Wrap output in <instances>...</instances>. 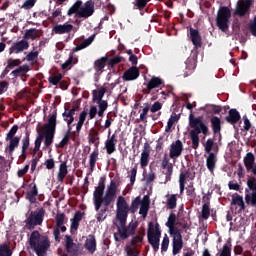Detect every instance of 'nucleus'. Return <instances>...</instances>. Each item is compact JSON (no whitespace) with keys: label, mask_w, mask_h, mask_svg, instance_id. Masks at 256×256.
I'll use <instances>...</instances> for the list:
<instances>
[{"label":"nucleus","mask_w":256,"mask_h":256,"mask_svg":"<svg viewBox=\"0 0 256 256\" xmlns=\"http://www.w3.org/2000/svg\"><path fill=\"white\" fill-rule=\"evenodd\" d=\"M105 149L107 155H113V152L117 151V135H111V129L108 131V138L105 141Z\"/></svg>","instance_id":"4468645a"},{"label":"nucleus","mask_w":256,"mask_h":256,"mask_svg":"<svg viewBox=\"0 0 256 256\" xmlns=\"http://www.w3.org/2000/svg\"><path fill=\"white\" fill-rule=\"evenodd\" d=\"M43 219H45V208L41 207L36 211H31L26 219L27 229L33 231L35 227L43 225Z\"/></svg>","instance_id":"6e6552de"},{"label":"nucleus","mask_w":256,"mask_h":256,"mask_svg":"<svg viewBox=\"0 0 256 256\" xmlns=\"http://www.w3.org/2000/svg\"><path fill=\"white\" fill-rule=\"evenodd\" d=\"M210 215H211V209L209 208V203L203 204L202 212H201L202 219L207 220L209 219Z\"/></svg>","instance_id":"5fc2aeb1"},{"label":"nucleus","mask_w":256,"mask_h":256,"mask_svg":"<svg viewBox=\"0 0 256 256\" xmlns=\"http://www.w3.org/2000/svg\"><path fill=\"white\" fill-rule=\"evenodd\" d=\"M220 256H231V246L225 244L222 247V251L220 253Z\"/></svg>","instance_id":"774afa93"},{"label":"nucleus","mask_w":256,"mask_h":256,"mask_svg":"<svg viewBox=\"0 0 256 256\" xmlns=\"http://www.w3.org/2000/svg\"><path fill=\"white\" fill-rule=\"evenodd\" d=\"M213 145H215V141L213 140V138H209L204 145L205 153L211 155V153H213Z\"/></svg>","instance_id":"864d4df0"},{"label":"nucleus","mask_w":256,"mask_h":256,"mask_svg":"<svg viewBox=\"0 0 256 256\" xmlns=\"http://www.w3.org/2000/svg\"><path fill=\"white\" fill-rule=\"evenodd\" d=\"M26 49H29V41L22 39L18 42H14L11 45V47L9 48V55H13V53H15L16 55L19 53H23V51H26Z\"/></svg>","instance_id":"f3484780"},{"label":"nucleus","mask_w":256,"mask_h":256,"mask_svg":"<svg viewBox=\"0 0 256 256\" xmlns=\"http://www.w3.org/2000/svg\"><path fill=\"white\" fill-rule=\"evenodd\" d=\"M123 61V57L121 56H115L112 59L109 60L108 65L109 67H115V65H119Z\"/></svg>","instance_id":"0e129e2a"},{"label":"nucleus","mask_w":256,"mask_h":256,"mask_svg":"<svg viewBox=\"0 0 256 256\" xmlns=\"http://www.w3.org/2000/svg\"><path fill=\"white\" fill-rule=\"evenodd\" d=\"M107 93V87L102 86L99 90L92 91V101L93 103H97V105H105L109 104L107 100H103L105 94Z\"/></svg>","instance_id":"dca6fc26"},{"label":"nucleus","mask_w":256,"mask_h":256,"mask_svg":"<svg viewBox=\"0 0 256 256\" xmlns=\"http://www.w3.org/2000/svg\"><path fill=\"white\" fill-rule=\"evenodd\" d=\"M244 167L247 173H251L252 177L248 178L246 181L247 187L245 188V203L251 205V207H256V164H255V154L248 152L243 158Z\"/></svg>","instance_id":"7ed1b4c3"},{"label":"nucleus","mask_w":256,"mask_h":256,"mask_svg":"<svg viewBox=\"0 0 256 256\" xmlns=\"http://www.w3.org/2000/svg\"><path fill=\"white\" fill-rule=\"evenodd\" d=\"M73 31V24H57L53 27V32L56 35H65V33H71Z\"/></svg>","instance_id":"b1692460"},{"label":"nucleus","mask_w":256,"mask_h":256,"mask_svg":"<svg viewBox=\"0 0 256 256\" xmlns=\"http://www.w3.org/2000/svg\"><path fill=\"white\" fill-rule=\"evenodd\" d=\"M172 235V254L179 255L181 249H183V236L181 235V231H176Z\"/></svg>","instance_id":"9b49d317"},{"label":"nucleus","mask_w":256,"mask_h":256,"mask_svg":"<svg viewBox=\"0 0 256 256\" xmlns=\"http://www.w3.org/2000/svg\"><path fill=\"white\" fill-rule=\"evenodd\" d=\"M166 207L167 209L171 210L177 208V194L170 195V197L167 199Z\"/></svg>","instance_id":"37998d69"},{"label":"nucleus","mask_w":256,"mask_h":256,"mask_svg":"<svg viewBox=\"0 0 256 256\" xmlns=\"http://www.w3.org/2000/svg\"><path fill=\"white\" fill-rule=\"evenodd\" d=\"M231 205H237L240 207V211H245L247 206H245V202L243 201V196L236 194V196H232Z\"/></svg>","instance_id":"a19ab883"},{"label":"nucleus","mask_w":256,"mask_h":256,"mask_svg":"<svg viewBox=\"0 0 256 256\" xmlns=\"http://www.w3.org/2000/svg\"><path fill=\"white\" fill-rule=\"evenodd\" d=\"M30 68L29 65L24 64L16 69H14L10 75L13 77V79H17V77H27V73H29Z\"/></svg>","instance_id":"393cba45"},{"label":"nucleus","mask_w":256,"mask_h":256,"mask_svg":"<svg viewBox=\"0 0 256 256\" xmlns=\"http://www.w3.org/2000/svg\"><path fill=\"white\" fill-rule=\"evenodd\" d=\"M189 126L192 129L190 131L192 149H199V134L202 133L205 139L210 134L209 126L203 122V117H195L193 114L189 115Z\"/></svg>","instance_id":"20e7f679"},{"label":"nucleus","mask_w":256,"mask_h":256,"mask_svg":"<svg viewBox=\"0 0 256 256\" xmlns=\"http://www.w3.org/2000/svg\"><path fill=\"white\" fill-rule=\"evenodd\" d=\"M46 131H52L55 133V129H57V112H54L49 119L48 123L44 125Z\"/></svg>","instance_id":"473e14b6"},{"label":"nucleus","mask_w":256,"mask_h":256,"mask_svg":"<svg viewBox=\"0 0 256 256\" xmlns=\"http://www.w3.org/2000/svg\"><path fill=\"white\" fill-rule=\"evenodd\" d=\"M68 173H69V170L67 169V161L61 162V164L59 165L57 180L60 183H63V181H65V177H67Z\"/></svg>","instance_id":"2f4dec72"},{"label":"nucleus","mask_w":256,"mask_h":256,"mask_svg":"<svg viewBox=\"0 0 256 256\" xmlns=\"http://www.w3.org/2000/svg\"><path fill=\"white\" fill-rule=\"evenodd\" d=\"M210 123L213 135H221V118L212 116L210 118Z\"/></svg>","instance_id":"bb28decb"},{"label":"nucleus","mask_w":256,"mask_h":256,"mask_svg":"<svg viewBox=\"0 0 256 256\" xmlns=\"http://www.w3.org/2000/svg\"><path fill=\"white\" fill-rule=\"evenodd\" d=\"M165 169H166V171L163 172L165 175V183H169V181H171V177L173 175V164H170Z\"/></svg>","instance_id":"bf43d9fd"},{"label":"nucleus","mask_w":256,"mask_h":256,"mask_svg":"<svg viewBox=\"0 0 256 256\" xmlns=\"http://www.w3.org/2000/svg\"><path fill=\"white\" fill-rule=\"evenodd\" d=\"M145 237V228H140L137 231V234L132 238L131 245H139V243H143V239Z\"/></svg>","instance_id":"ea45409f"},{"label":"nucleus","mask_w":256,"mask_h":256,"mask_svg":"<svg viewBox=\"0 0 256 256\" xmlns=\"http://www.w3.org/2000/svg\"><path fill=\"white\" fill-rule=\"evenodd\" d=\"M44 139L45 147H51V145H53V139H55V132L46 130V136Z\"/></svg>","instance_id":"c03bdc74"},{"label":"nucleus","mask_w":256,"mask_h":256,"mask_svg":"<svg viewBox=\"0 0 256 256\" xmlns=\"http://www.w3.org/2000/svg\"><path fill=\"white\" fill-rule=\"evenodd\" d=\"M65 247L68 255L70 256H79L81 255V243L73 242V237L66 235L65 236Z\"/></svg>","instance_id":"1a4fd4ad"},{"label":"nucleus","mask_w":256,"mask_h":256,"mask_svg":"<svg viewBox=\"0 0 256 256\" xmlns=\"http://www.w3.org/2000/svg\"><path fill=\"white\" fill-rule=\"evenodd\" d=\"M141 198L138 196L134 200H132L131 206L129 208V211L131 213H137V209H139V206L141 205Z\"/></svg>","instance_id":"3c124183"},{"label":"nucleus","mask_w":256,"mask_h":256,"mask_svg":"<svg viewBox=\"0 0 256 256\" xmlns=\"http://www.w3.org/2000/svg\"><path fill=\"white\" fill-rule=\"evenodd\" d=\"M61 79H63V74H52L49 78L48 81L51 85H59L61 82Z\"/></svg>","instance_id":"09e8293b"},{"label":"nucleus","mask_w":256,"mask_h":256,"mask_svg":"<svg viewBox=\"0 0 256 256\" xmlns=\"http://www.w3.org/2000/svg\"><path fill=\"white\" fill-rule=\"evenodd\" d=\"M148 3H149V0H134L133 5L135 9H139V11H143V9L147 7Z\"/></svg>","instance_id":"6e6d98bb"},{"label":"nucleus","mask_w":256,"mask_h":256,"mask_svg":"<svg viewBox=\"0 0 256 256\" xmlns=\"http://www.w3.org/2000/svg\"><path fill=\"white\" fill-rule=\"evenodd\" d=\"M229 19H231V9L227 6H221L217 12L216 25L222 33L229 31Z\"/></svg>","instance_id":"0eeeda50"},{"label":"nucleus","mask_w":256,"mask_h":256,"mask_svg":"<svg viewBox=\"0 0 256 256\" xmlns=\"http://www.w3.org/2000/svg\"><path fill=\"white\" fill-rule=\"evenodd\" d=\"M95 41V34L91 35L89 38L85 39L81 44L77 45L72 49L73 53H77V51H82V49H87L91 43Z\"/></svg>","instance_id":"72a5a7b5"},{"label":"nucleus","mask_w":256,"mask_h":256,"mask_svg":"<svg viewBox=\"0 0 256 256\" xmlns=\"http://www.w3.org/2000/svg\"><path fill=\"white\" fill-rule=\"evenodd\" d=\"M39 37V30L37 28H31L25 31V34L23 36V40L29 41H35Z\"/></svg>","instance_id":"58836bf2"},{"label":"nucleus","mask_w":256,"mask_h":256,"mask_svg":"<svg viewBox=\"0 0 256 256\" xmlns=\"http://www.w3.org/2000/svg\"><path fill=\"white\" fill-rule=\"evenodd\" d=\"M167 249H169V236L165 234L161 243L162 253H167Z\"/></svg>","instance_id":"680f3d73"},{"label":"nucleus","mask_w":256,"mask_h":256,"mask_svg":"<svg viewBox=\"0 0 256 256\" xmlns=\"http://www.w3.org/2000/svg\"><path fill=\"white\" fill-rule=\"evenodd\" d=\"M139 75H141L139 68L132 66L123 73L122 79L123 81H135L139 79Z\"/></svg>","instance_id":"6ab92c4d"},{"label":"nucleus","mask_w":256,"mask_h":256,"mask_svg":"<svg viewBox=\"0 0 256 256\" xmlns=\"http://www.w3.org/2000/svg\"><path fill=\"white\" fill-rule=\"evenodd\" d=\"M29 145H31V139L29 138V132H27L22 139V151H27Z\"/></svg>","instance_id":"052dcab7"},{"label":"nucleus","mask_w":256,"mask_h":256,"mask_svg":"<svg viewBox=\"0 0 256 256\" xmlns=\"http://www.w3.org/2000/svg\"><path fill=\"white\" fill-rule=\"evenodd\" d=\"M182 153H183V142H181V140H176L174 143L170 145V153H169L170 159H177L178 157H181Z\"/></svg>","instance_id":"a211bd4d"},{"label":"nucleus","mask_w":256,"mask_h":256,"mask_svg":"<svg viewBox=\"0 0 256 256\" xmlns=\"http://www.w3.org/2000/svg\"><path fill=\"white\" fill-rule=\"evenodd\" d=\"M191 177V170L187 169L184 172H181L179 175V187H180V195H183L185 191V183H187V179Z\"/></svg>","instance_id":"cd10ccee"},{"label":"nucleus","mask_w":256,"mask_h":256,"mask_svg":"<svg viewBox=\"0 0 256 256\" xmlns=\"http://www.w3.org/2000/svg\"><path fill=\"white\" fill-rule=\"evenodd\" d=\"M39 57V51L29 52L28 55L24 58V61H35Z\"/></svg>","instance_id":"69168bd1"},{"label":"nucleus","mask_w":256,"mask_h":256,"mask_svg":"<svg viewBox=\"0 0 256 256\" xmlns=\"http://www.w3.org/2000/svg\"><path fill=\"white\" fill-rule=\"evenodd\" d=\"M116 207V218L120 222L119 226H117L118 235L120 239L125 241V239H129V237L135 235V231H137V227H139V222L131 221L127 225V217H129V204L127 203V200H125V197H118Z\"/></svg>","instance_id":"f257e3e1"},{"label":"nucleus","mask_w":256,"mask_h":256,"mask_svg":"<svg viewBox=\"0 0 256 256\" xmlns=\"http://www.w3.org/2000/svg\"><path fill=\"white\" fill-rule=\"evenodd\" d=\"M105 208L100 209L99 213L96 215L98 223H102L104 219H107V211L109 206H104Z\"/></svg>","instance_id":"603ef678"},{"label":"nucleus","mask_w":256,"mask_h":256,"mask_svg":"<svg viewBox=\"0 0 256 256\" xmlns=\"http://www.w3.org/2000/svg\"><path fill=\"white\" fill-rule=\"evenodd\" d=\"M249 29H250L251 35L256 37V15L254 16L253 20L250 21Z\"/></svg>","instance_id":"338daca9"},{"label":"nucleus","mask_w":256,"mask_h":256,"mask_svg":"<svg viewBox=\"0 0 256 256\" xmlns=\"http://www.w3.org/2000/svg\"><path fill=\"white\" fill-rule=\"evenodd\" d=\"M104 193L105 195L103 196ZM115 199H117V182L112 180L105 192V178L101 177L98 186L93 192L95 211H99L102 205L109 207L111 203H115Z\"/></svg>","instance_id":"f03ea898"},{"label":"nucleus","mask_w":256,"mask_h":256,"mask_svg":"<svg viewBox=\"0 0 256 256\" xmlns=\"http://www.w3.org/2000/svg\"><path fill=\"white\" fill-rule=\"evenodd\" d=\"M144 85H148L149 89H159V87H161V85H165V82L163 81V79L157 77V76H153L147 84Z\"/></svg>","instance_id":"c9c22d12"},{"label":"nucleus","mask_w":256,"mask_h":256,"mask_svg":"<svg viewBox=\"0 0 256 256\" xmlns=\"http://www.w3.org/2000/svg\"><path fill=\"white\" fill-rule=\"evenodd\" d=\"M29 245L37 256H45L47 250L51 247V242L47 235H41L38 230H34L30 235Z\"/></svg>","instance_id":"39448f33"},{"label":"nucleus","mask_w":256,"mask_h":256,"mask_svg":"<svg viewBox=\"0 0 256 256\" xmlns=\"http://www.w3.org/2000/svg\"><path fill=\"white\" fill-rule=\"evenodd\" d=\"M98 160L99 148H96L89 156L90 173H93V171H95V165H97Z\"/></svg>","instance_id":"f704fd0d"},{"label":"nucleus","mask_w":256,"mask_h":256,"mask_svg":"<svg viewBox=\"0 0 256 256\" xmlns=\"http://www.w3.org/2000/svg\"><path fill=\"white\" fill-rule=\"evenodd\" d=\"M69 133H70V130L65 133V135H64L63 139L60 141V143L56 144L57 149H63L66 145L69 144Z\"/></svg>","instance_id":"13d9d810"},{"label":"nucleus","mask_w":256,"mask_h":256,"mask_svg":"<svg viewBox=\"0 0 256 256\" xmlns=\"http://www.w3.org/2000/svg\"><path fill=\"white\" fill-rule=\"evenodd\" d=\"M28 187L30 190L26 192L25 199L30 205H35V203H37V197H39V188L35 182L30 183Z\"/></svg>","instance_id":"ddd939ff"},{"label":"nucleus","mask_w":256,"mask_h":256,"mask_svg":"<svg viewBox=\"0 0 256 256\" xmlns=\"http://www.w3.org/2000/svg\"><path fill=\"white\" fill-rule=\"evenodd\" d=\"M148 243L153 248L154 253H157L159 251V243L161 242V226L159 223L154 224L153 222H150L148 224Z\"/></svg>","instance_id":"423d86ee"},{"label":"nucleus","mask_w":256,"mask_h":256,"mask_svg":"<svg viewBox=\"0 0 256 256\" xmlns=\"http://www.w3.org/2000/svg\"><path fill=\"white\" fill-rule=\"evenodd\" d=\"M252 0H239L236 5V15L239 17H245L251 9Z\"/></svg>","instance_id":"2eb2a0df"},{"label":"nucleus","mask_w":256,"mask_h":256,"mask_svg":"<svg viewBox=\"0 0 256 256\" xmlns=\"http://www.w3.org/2000/svg\"><path fill=\"white\" fill-rule=\"evenodd\" d=\"M144 201L142 202L139 210V214L143 217H147V213H149V196H144Z\"/></svg>","instance_id":"79ce46f5"},{"label":"nucleus","mask_w":256,"mask_h":256,"mask_svg":"<svg viewBox=\"0 0 256 256\" xmlns=\"http://www.w3.org/2000/svg\"><path fill=\"white\" fill-rule=\"evenodd\" d=\"M10 143H9V153H13L17 147H19V137H14V138H7Z\"/></svg>","instance_id":"de8ad7c7"},{"label":"nucleus","mask_w":256,"mask_h":256,"mask_svg":"<svg viewBox=\"0 0 256 256\" xmlns=\"http://www.w3.org/2000/svg\"><path fill=\"white\" fill-rule=\"evenodd\" d=\"M175 223H177V215L171 212L166 222V227H168L170 234L177 233V231H181L177 227H175Z\"/></svg>","instance_id":"a878e982"},{"label":"nucleus","mask_w":256,"mask_h":256,"mask_svg":"<svg viewBox=\"0 0 256 256\" xmlns=\"http://www.w3.org/2000/svg\"><path fill=\"white\" fill-rule=\"evenodd\" d=\"M190 39L195 49H199L203 46V39L201 38V34L199 33V30L190 28Z\"/></svg>","instance_id":"aec40b11"},{"label":"nucleus","mask_w":256,"mask_h":256,"mask_svg":"<svg viewBox=\"0 0 256 256\" xmlns=\"http://www.w3.org/2000/svg\"><path fill=\"white\" fill-rule=\"evenodd\" d=\"M93 13H95V2L92 0L86 1L84 6H81L80 11L78 12L80 19H89Z\"/></svg>","instance_id":"9d476101"},{"label":"nucleus","mask_w":256,"mask_h":256,"mask_svg":"<svg viewBox=\"0 0 256 256\" xmlns=\"http://www.w3.org/2000/svg\"><path fill=\"white\" fill-rule=\"evenodd\" d=\"M83 6V1L77 0L68 10L67 15L71 17V15H77L79 17V12L81 11V7Z\"/></svg>","instance_id":"4c0bfd02"},{"label":"nucleus","mask_w":256,"mask_h":256,"mask_svg":"<svg viewBox=\"0 0 256 256\" xmlns=\"http://www.w3.org/2000/svg\"><path fill=\"white\" fill-rule=\"evenodd\" d=\"M225 121L230 125H235L241 121V114H239L237 109L232 108L228 111V115L225 117Z\"/></svg>","instance_id":"5701e85b"},{"label":"nucleus","mask_w":256,"mask_h":256,"mask_svg":"<svg viewBox=\"0 0 256 256\" xmlns=\"http://www.w3.org/2000/svg\"><path fill=\"white\" fill-rule=\"evenodd\" d=\"M38 136L35 139L34 142V150H33V154L37 155V153H39L40 149H41V143H43V139L45 138V136L47 135V129L44 128L43 131L39 130V128L36 129Z\"/></svg>","instance_id":"4be33fe9"},{"label":"nucleus","mask_w":256,"mask_h":256,"mask_svg":"<svg viewBox=\"0 0 256 256\" xmlns=\"http://www.w3.org/2000/svg\"><path fill=\"white\" fill-rule=\"evenodd\" d=\"M77 63V58L73 57V53L69 55V58L62 64V69L65 71L67 69H71V65H75Z\"/></svg>","instance_id":"a18cd8bd"},{"label":"nucleus","mask_w":256,"mask_h":256,"mask_svg":"<svg viewBox=\"0 0 256 256\" xmlns=\"http://www.w3.org/2000/svg\"><path fill=\"white\" fill-rule=\"evenodd\" d=\"M151 155V145L147 142L144 143V147L140 157V165L141 167H147L149 165V156Z\"/></svg>","instance_id":"412c9836"},{"label":"nucleus","mask_w":256,"mask_h":256,"mask_svg":"<svg viewBox=\"0 0 256 256\" xmlns=\"http://www.w3.org/2000/svg\"><path fill=\"white\" fill-rule=\"evenodd\" d=\"M186 194L188 197H191L192 199H195V187L193 186V182H191L187 187H186Z\"/></svg>","instance_id":"e2e57ef3"},{"label":"nucleus","mask_w":256,"mask_h":256,"mask_svg":"<svg viewBox=\"0 0 256 256\" xmlns=\"http://www.w3.org/2000/svg\"><path fill=\"white\" fill-rule=\"evenodd\" d=\"M21 63H23V61H21V59H13V58H8L7 59V66L10 69H15V67H20Z\"/></svg>","instance_id":"8fccbe9b"},{"label":"nucleus","mask_w":256,"mask_h":256,"mask_svg":"<svg viewBox=\"0 0 256 256\" xmlns=\"http://www.w3.org/2000/svg\"><path fill=\"white\" fill-rule=\"evenodd\" d=\"M201 111H205V113H211L212 115H219L221 113L222 108L221 106L213 105V104H206L205 107H201Z\"/></svg>","instance_id":"e433bc0d"},{"label":"nucleus","mask_w":256,"mask_h":256,"mask_svg":"<svg viewBox=\"0 0 256 256\" xmlns=\"http://www.w3.org/2000/svg\"><path fill=\"white\" fill-rule=\"evenodd\" d=\"M55 221L56 227L53 230V235L55 241L59 243L61 241L59 228L61 227V225H65V222L67 221V216L65 215V213H57L55 216Z\"/></svg>","instance_id":"f8f14e48"},{"label":"nucleus","mask_w":256,"mask_h":256,"mask_svg":"<svg viewBox=\"0 0 256 256\" xmlns=\"http://www.w3.org/2000/svg\"><path fill=\"white\" fill-rule=\"evenodd\" d=\"M13 255V250L8 244L4 243L0 245V256H11Z\"/></svg>","instance_id":"49530a36"},{"label":"nucleus","mask_w":256,"mask_h":256,"mask_svg":"<svg viewBox=\"0 0 256 256\" xmlns=\"http://www.w3.org/2000/svg\"><path fill=\"white\" fill-rule=\"evenodd\" d=\"M107 61H109V57L104 56V57L97 59L94 62L93 67H94V70L96 71V73H99L100 75H101V73H103V70L107 66Z\"/></svg>","instance_id":"c85d7f7f"},{"label":"nucleus","mask_w":256,"mask_h":256,"mask_svg":"<svg viewBox=\"0 0 256 256\" xmlns=\"http://www.w3.org/2000/svg\"><path fill=\"white\" fill-rule=\"evenodd\" d=\"M85 249L89 251V253H95L97 251V240L94 235H90L85 242Z\"/></svg>","instance_id":"7c9ffc66"},{"label":"nucleus","mask_w":256,"mask_h":256,"mask_svg":"<svg viewBox=\"0 0 256 256\" xmlns=\"http://www.w3.org/2000/svg\"><path fill=\"white\" fill-rule=\"evenodd\" d=\"M62 117L64 121L67 123L68 127H71V124L73 121H75V116H70L69 113L67 112V107H65V111L62 113Z\"/></svg>","instance_id":"4d7b16f0"},{"label":"nucleus","mask_w":256,"mask_h":256,"mask_svg":"<svg viewBox=\"0 0 256 256\" xmlns=\"http://www.w3.org/2000/svg\"><path fill=\"white\" fill-rule=\"evenodd\" d=\"M217 166V154L210 153L206 158V167L210 173L215 171V167Z\"/></svg>","instance_id":"c756f323"}]
</instances>
